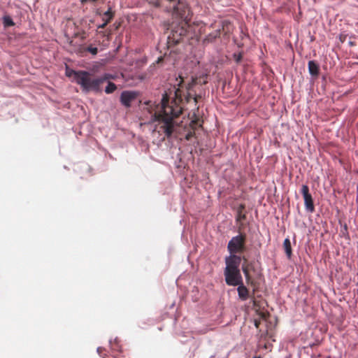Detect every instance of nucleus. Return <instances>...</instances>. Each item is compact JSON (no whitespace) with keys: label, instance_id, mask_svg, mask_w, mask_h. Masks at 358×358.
Segmentation results:
<instances>
[{"label":"nucleus","instance_id":"obj_25","mask_svg":"<svg viewBox=\"0 0 358 358\" xmlns=\"http://www.w3.org/2000/svg\"><path fill=\"white\" fill-rule=\"evenodd\" d=\"M106 25H107V24L103 22V24L98 26V29H104Z\"/></svg>","mask_w":358,"mask_h":358},{"label":"nucleus","instance_id":"obj_15","mask_svg":"<svg viewBox=\"0 0 358 358\" xmlns=\"http://www.w3.org/2000/svg\"><path fill=\"white\" fill-rule=\"evenodd\" d=\"M116 89H117V87L115 83H113L112 82H108V85L106 86V87L105 89V92L106 94H111Z\"/></svg>","mask_w":358,"mask_h":358},{"label":"nucleus","instance_id":"obj_31","mask_svg":"<svg viewBox=\"0 0 358 358\" xmlns=\"http://www.w3.org/2000/svg\"><path fill=\"white\" fill-rule=\"evenodd\" d=\"M97 0H92V1L93 2H96Z\"/></svg>","mask_w":358,"mask_h":358},{"label":"nucleus","instance_id":"obj_26","mask_svg":"<svg viewBox=\"0 0 358 358\" xmlns=\"http://www.w3.org/2000/svg\"><path fill=\"white\" fill-rule=\"evenodd\" d=\"M82 2L92 1V0H81Z\"/></svg>","mask_w":358,"mask_h":358},{"label":"nucleus","instance_id":"obj_21","mask_svg":"<svg viewBox=\"0 0 358 358\" xmlns=\"http://www.w3.org/2000/svg\"><path fill=\"white\" fill-rule=\"evenodd\" d=\"M217 38L214 36V34L211 32L210 34H208L206 38H205V41H208V42H213L215 39H216Z\"/></svg>","mask_w":358,"mask_h":358},{"label":"nucleus","instance_id":"obj_2","mask_svg":"<svg viewBox=\"0 0 358 358\" xmlns=\"http://www.w3.org/2000/svg\"><path fill=\"white\" fill-rule=\"evenodd\" d=\"M241 260L242 257L238 255H229L225 258L226 267L224 275L227 285L235 287L243 281L239 268Z\"/></svg>","mask_w":358,"mask_h":358},{"label":"nucleus","instance_id":"obj_16","mask_svg":"<svg viewBox=\"0 0 358 358\" xmlns=\"http://www.w3.org/2000/svg\"><path fill=\"white\" fill-rule=\"evenodd\" d=\"M215 27H216V29L212 33L216 38H218L220 36L221 30L224 29V24H219L218 26H216V24H215Z\"/></svg>","mask_w":358,"mask_h":358},{"label":"nucleus","instance_id":"obj_18","mask_svg":"<svg viewBox=\"0 0 358 358\" xmlns=\"http://www.w3.org/2000/svg\"><path fill=\"white\" fill-rule=\"evenodd\" d=\"M3 24L5 27H10L14 25V22L10 17H5L3 18Z\"/></svg>","mask_w":358,"mask_h":358},{"label":"nucleus","instance_id":"obj_14","mask_svg":"<svg viewBox=\"0 0 358 358\" xmlns=\"http://www.w3.org/2000/svg\"><path fill=\"white\" fill-rule=\"evenodd\" d=\"M114 17V13L112 11L111 8H108V10L103 13V20L107 24L113 20Z\"/></svg>","mask_w":358,"mask_h":358},{"label":"nucleus","instance_id":"obj_28","mask_svg":"<svg viewBox=\"0 0 358 358\" xmlns=\"http://www.w3.org/2000/svg\"><path fill=\"white\" fill-rule=\"evenodd\" d=\"M253 358H262L260 356L254 357Z\"/></svg>","mask_w":358,"mask_h":358},{"label":"nucleus","instance_id":"obj_11","mask_svg":"<svg viewBox=\"0 0 358 358\" xmlns=\"http://www.w3.org/2000/svg\"><path fill=\"white\" fill-rule=\"evenodd\" d=\"M308 71L310 74L313 77H317L320 74V66L318 64L313 61L310 60L308 64Z\"/></svg>","mask_w":358,"mask_h":358},{"label":"nucleus","instance_id":"obj_10","mask_svg":"<svg viewBox=\"0 0 358 358\" xmlns=\"http://www.w3.org/2000/svg\"><path fill=\"white\" fill-rule=\"evenodd\" d=\"M238 297L241 301H246L250 298L249 289L244 285L243 281L241 284L236 285Z\"/></svg>","mask_w":358,"mask_h":358},{"label":"nucleus","instance_id":"obj_20","mask_svg":"<svg viewBox=\"0 0 358 358\" xmlns=\"http://www.w3.org/2000/svg\"><path fill=\"white\" fill-rule=\"evenodd\" d=\"M233 57L234 59V60L236 61V63H239L241 59H242V57H243V55L241 52L239 53H234L233 55Z\"/></svg>","mask_w":358,"mask_h":358},{"label":"nucleus","instance_id":"obj_5","mask_svg":"<svg viewBox=\"0 0 358 358\" xmlns=\"http://www.w3.org/2000/svg\"><path fill=\"white\" fill-rule=\"evenodd\" d=\"M188 27L187 22H182L181 24L173 27L170 35L168 36V43L170 44L179 43L186 36Z\"/></svg>","mask_w":358,"mask_h":358},{"label":"nucleus","instance_id":"obj_17","mask_svg":"<svg viewBox=\"0 0 358 358\" xmlns=\"http://www.w3.org/2000/svg\"><path fill=\"white\" fill-rule=\"evenodd\" d=\"M190 126L193 129H196L197 127H201L200 120L199 118H195L194 120L191 121Z\"/></svg>","mask_w":358,"mask_h":358},{"label":"nucleus","instance_id":"obj_30","mask_svg":"<svg viewBox=\"0 0 358 358\" xmlns=\"http://www.w3.org/2000/svg\"><path fill=\"white\" fill-rule=\"evenodd\" d=\"M206 83H207V81H206V80H204V81L203 82V84H206Z\"/></svg>","mask_w":358,"mask_h":358},{"label":"nucleus","instance_id":"obj_19","mask_svg":"<svg viewBox=\"0 0 358 358\" xmlns=\"http://www.w3.org/2000/svg\"><path fill=\"white\" fill-rule=\"evenodd\" d=\"M86 51L90 52L93 55H96L98 52V49L96 47H93L92 45L87 46L85 49Z\"/></svg>","mask_w":358,"mask_h":358},{"label":"nucleus","instance_id":"obj_8","mask_svg":"<svg viewBox=\"0 0 358 358\" xmlns=\"http://www.w3.org/2000/svg\"><path fill=\"white\" fill-rule=\"evenodd\" d=\"M242 259L244 261L243 264H242V271L244 273L246 283L248 285H254L255 282L250 275V271H255L254 263L248 262V259L245 257H243Z\"/></svg>","mask_w":358,"mask_h":358},{"label":"nucleus","instance_id":"obj_13","mask_svg":"<svg viewBox=\"0 0 358 358\" xmlns=\"http://www.w3.org/2000/svg\"><path fill=\"white\" fill-rule=\"evenodd\" d=\"M283 248L285 250V254H286L287 258L290 259L292 255V250L291 242L288 238H285L283 242Z\"/></svg>","mask_w":358,"mask_h":358},{"label":"nucleus","instance_id":"obj_3","mask_svg":"<svg viewBox=\"0 0 358 358\" xmlns=\"http://www.w3.org/2000/svg\"><path fill=\"white\" fill-rule=\"evenodd\" d=\"M111 78L112 76L108 73L98 78H93L91 73L85 71H78V73H75L76 82L86 92H100L101 85Z\"/></svg>","mask_w":358,"mask_h":358},{"label":"nucleus","instance_id":"obj_4","mask_svg":"<svg viewBox=\"0 0 358 358\" xmlns=\"http://www.w3.org/2000/svg\"><path fill=\"white\" fill-rule=\"evenodd\" d=\"M246 236L240 234L234 236L228 243L227 249L230 255H237V253H242L245 250Z\"/></svg>","mask_w":358,"mask_h":358},{"label":"nucleus","instance_id":"obj_1","mask_svg":"<svg viewBox=\"0 0 358 358\" xmlns=\"http://www.w3.org/2000/svg\"><path fill=\"white\" fill-rule=\"evenodd\" d=\"M200 83L197 78H193L191 83L188 85L186 94L182 95L180 89L175 92L176 99L171 103H169V97L166 94H164L161 101V107L159 111L155 112L152 117L154 121L158 124L156 128L158 132L164 134L167 138L172 136L178 123L176 120L182 112V107L179 105L183 99L187 103L193 99L195 105L206 96V90L199 87L198 90H194V87Z\"/></svg>","mask_w":358,"mask_h":358},{"label":"nucleus","instance_id":"obj_9","mask_svg":"<svg viewBox=\"0 0 358 358\" xmlns=\"http://www.w3.org/2000/svg\"><path fill=\"white\" fill-rule=\"evenodd\" d=\"M138 93L134 91H123L120 95L121 103L127 108L131 106V103L136 99Z\"/></svg>","mask_w":358,"mask_h":358},{"label":"nucleus","instance_id":"obj_27","mask_svg":"<svg viewBox=\"0 0 358 358\" xmlns=\"http://www.w3.org/2000/svg\"><path fill=\"white\" fill-rule=\"evenodd\" d=\"M162 59H162V57L159 58V59H158V62H160V61H162Z\"/></svg>","mask_w":358,"mask_h":358},{"label":"nucleus","instance_id":"obj_22","mask_svg":"<svg viewBox=\"0 0 358 358\" xmlns=\"http://www.w3.org/2000/svg\"><path fill=\"white\" fill-rule=\"evenodd\" d=\"M75 73H78V71H74V70H71V69H66V76L68 77H71L72 76H73V77L75 78Z\"/></svg>","mask_w":358,"mask_h":358},{"label":"nucleus","instance_id":"obj_6","mask_svg":"<svg viewBox=\"0 0 358 358\" xmlns=\"http://www.w3.org/2000/svg\"><path fill=\"white\" fill-rule=\"evenodd\" d=\"M173 13L183 20V22H187L189 20L190 9L185 3L179 1L176 5L173 6Z\"/></svg>","mask_w":358,"mask_h":358},{"label":"nucleus","instance_id":"obj_7","mask_svg":"<svg viewBox=\"0 0 358 358\" xmlns=\"http://www.w3.org/2000/svg\"><path fill=\"white\" fill-rule=\"evenodd\" d=\"M301 194L303 196L306 209L310 213H313L315 211V206L312 195L309 192V187L308 185H302Z\"/></svg>","mask_w":358,"mask_h":358},{"label":"nucleus","instance_id":"obj_23","mask_svg":"<svg viewBox=\"0 0 358 358\" xmlns=\"http://www.w3.org/2000/svg\"><path fill=\"white\" fill-rule=\"evenodd\" d=\"M194 134V132H189L187 135H186V139L187 140H189L192 136Z\"/></svg>","mask_w":358,"mask_h":358},{"label":"nucleus","instance_id":"obj_24","mask_svg":"<svg viewBox=\"0 0 358 358\" xmlns=\"http://www.w3.org/2000/svg\"><path fill=\"white\" fill-rule=\"evenodd\" d=\"M260 320H255V326L256 327V328H259V325H260Z\"/></svg>","mask_w":358,"mask_h":358},{"label":"nucleus","instance_id":"obj_12","mask_svg":"<svg viewBox=\"0 0 358 358\" xmlns=\"http://www.w3.org/2000/svg\"><path fill=\"white\" fill-rule=\"evenodd\" d=\"M245 208V205L244 203H241L236 208V222H241L246 219V215L244 213Z\"/></svg>","mask_w":358,"mask_h":358},{"label":"nucleus","instance_id":"obj_29","mask_svg":"<svg viewBox=\"0 0 358 358\" xmlns=\"http://www.w3.org/2000/svg\"><path fill=\"white\" fill-rule=\"evenodd\" d=\"M262 318H263V319H264V318H265V315H264V314H263V315H262Z\"/></svg>","mask_w":358,"mask_h":358}]
</instances>
